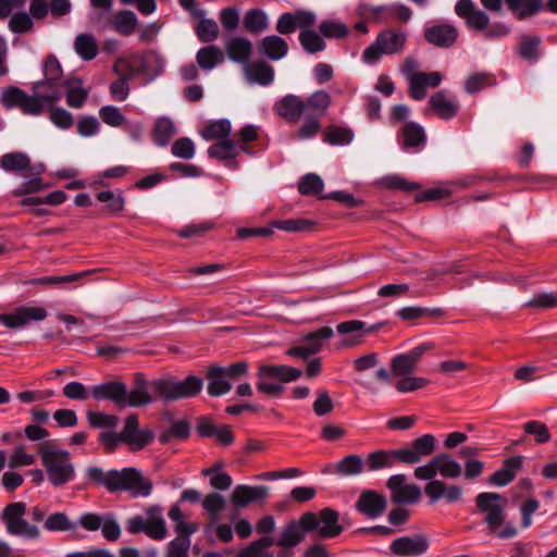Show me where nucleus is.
I'll list each match as a JSON object with an SVG mask.
<instances>
[{"mask_svg":"<svg viewBox=\"0 0 557 557\" xmlns=\"http://www.w3.org/2000/svg\"><path fill=\"white\" fill-rule=\"evenodd\" d=\"M88 476L111 492L128 491L134 496L147 497L152 491L151 482L136 468L103 471L100 468L91 467L88 469Z\"/></svg>","mask_w":557,"mask_h":557,"instance_id":"nucleus-1","label":"nucleus"},{"mask_svg":"<svg viewBox=\"0 0 557 557\" xmlns=\"http://www.w3.org/2000/svg\"><path fill=\"white\" fill-rule=\"evenodd\" d=\"M480 512L484 515L488 532L499 539H511L517 535V529L511 522H506L504 510L507 499L500 494L485 492L475 498Z\"/></svg>","mask_w":557,"mask_h":557,"instance_id":"nucleus-2","label":"nucleus"},{"mask_svg":"<svg viewBox=\"0 0 557 557\" xmlns=\"http://www.w3.org/2000/svg\"><path fill=\"white\" fill-rule=\"evenodd\" d=\"M127 69L129 75L141 76L146 83H150L162 74L164 59L156 50H147L143 53H133L116 59L113 65L115 74H122Z\"/></svg>","mask_w":557,"mask_h":557,"instance_id":"nucleus-3","label":"nucleus"},{"mask_svg":"<svg viewBox=\"0 0 557 557\" xmlns=\"http://www.w3.org/2000/svg\"><path fill=\"white\" fill-rule=\"evenodd\" d=\"M63 71L60 62L53 55L45 61L44 79L34 83L33 91L38 92L47 107L60 101L63 97Z\"/></svg>","mask_w":557,"mask_h":557,"instance_id":"nucleus-4","label":"nucleus"},{"mask_svg":"<svg viewBox=\"0 0 557 557\" xmlns=\"http://www.w3.org/2000/svg\"><path fill=\"white\" fill-rule=\"evenodd\" d=\"M39 454L48 479L53 485H63L73 479L74 468L70 462L67 451L57 449L51 445H44L39 449Z\"/></svg>","mask_w":557,"mask_h":557,"instance_id":"nucleus-5","label":"nucleus"},{"mask_svg":"<svg viewBox=\"0 0 557 557\" xmlns=\"http://www.w3.org/2000/svg\"><path fill=\"white\" fill-rule=\"evenodd\" d=\"M407 34L399 29L381 32L373 44L364 49L361 59L367 64H375L382 55L397 54L404 50Z\"/></svg>","mask_w":557,"mask_h":557,"instance_id":"nucleus-6","label":"nucleus"},{"mask_svg":"<svg viewBox=\"0 0 557 557\" xmlns=\"http://www.w3.org/2000/svg\"><path fill=\"white\" fill-rule=\"evenodd\" d=\"M302 371L290 366H261L258 371L257 388L267 395H278L283 391L281 382H290L300 377Z\"/></svg>","mask_w":557,"mask_h":557,"instance_id":"nucleus-7","label":"nucleus"},{"mask_svg":"<svg viewBox=\"0 0 557 557\" xmlns=\"http://www.w3.org/2000/svg\"><path fill=\"white\" fill-rule=\"evenodd\" d=\"M127 530L131 533H146L153 540H163L168 535L165 520L159 506L149 507L144 516H135L127 520Z\"/></svg>","mask_w":557,"mask_h":557,"instance_id":"nucleus-8","label":"nucleus"},{"mask_svg":"<svg viewBox=\"0 0 557 557\" xmlns=\"http://www.w3.org/2000/svg\"><path fill=\"white\" fill-rule=\"evenodd\" d=\"M0 102L7 109L17 107L27 115H39L47 107L38 92L33 91V95H27L23 89L15 86L3 89Z\"/></svg>","mask_w":557,"mask_h":557,"instance_id":"nucleus-9","label":"nucleus"},{"mask_svg":"<svg viewBox=\"0 0 557 557\" xmlns=\"http://www.w3.org/2000/svg\"><path fill=\"white\" fill-rule=\"evenodd\" d=\"M462 468L448 454H440L429 460L426 463L414 469V478L418 480H432L437 474L445 479H457L461 474Z\"/></svg>","mask_w":557,"mask_h":557,"instance_id":"nucleus-10","label":"nucleus"},{"mask_svg":"<svg viewBox=\"0 0 557 557\" xmlns=\"http://www.w3.org/2000/svg\"><path fill=\"white\" fill-rule=\"evenodd\" d=\"M302 523L314 531L321 537L330 539L339 535L343 528L338 523V513L330 508L322 509L318 515L306 512L302 515Z\"/></svg>","mask_w":557,"mask_h":557,"instance_id":"nucleus-11","label":"nucleus"},{"mask_svg":"<svg viewBox=\"0 0 557 557\" xmlns=\"http://www.w3.org/2000/svg\"><path fill=\"white\" fill-rule=\"evenodd\" d=\"M26 512V505L22 502L8 505L3 511V520L9 533L26 539H37L39 529L28 523L23 516Z\"/></svg>","mask_w":557,"mask_h":557,"instance_id":"nucleus-12","label":"nucleus"},{"mask_svg":"<svg viewBox=\"0 0 557 557\" xmlns=\"http://www.w3.org/2000/svg\"><path fill=\"white\" fill-rule=\"evenodd\" d=\"M334 335V331L330 326L320 327L313 332L306 334L298 345L289 348L286 354L293 358L307 359L312 355L321 351L323 343Z\"/></svg>","mask_w":557,"mask_h":557,"instance_id":"nucleus-13","label":"nucleus"},{"mask_svg":"<svg viewBox=\"0 0 557 557\" xmlns=\"http://www.w3.org/2000/svg\"><path fill=\"white\" fill-rule=\"evenodd\" d=\"M307 532H309V529L302 523V516L299 520L287 523L275 540L274 545L281 547L276 557H293V548L301 543Z\"/></svg>","mask_w":557,"mask_h":557,"instance_id":"nucleus-14","label":"nucleus"},{"mask_svg":"<svg viewBox=\"0 0 557 557\" xmlns=\"http://www.w3.org/2000/svg\"><path fill=\"white\" fill-rule=\"evenodd\" d=\"M317 22V15L312 11L298 9L293 12H285L277 18L275 29L281 35H289L296 29H307Z\"/></svg>","mask_w":557,"mask_h":557,"instance_id":"nucleus-15","label":"nucleus"},{"mask_svg":"<svg viewBox=\"0 0 557 557\" xmlns=\"http://www.w3.org/2000/svg\"><path fill=\"white\" fill-rule=\"evenodd\" d=\"M48 313L39 306H23L12 312L0 314V322L9 329L25 327L32 321H42Z\"/></svg>","mask_w":557,"mask_h":557,"instance_id":"nucleus-16","label":"nucleus"},{"mask_svg":"<svg viewBox=\"0 0 557 557\" xmlns=\"http://www.w3.org/2000/svg\"><path fill=\"white\" fill-rule=\"evenodd\" d=\"M137 416L131 414L125 419L122 432V440L131 450H140L154 438L152 431L148 429H139Z\"/></svg>","mask_w":557,"mask_h":557,"instance_id":"nucleus-17","label":"nucleus"},{"mask_svg":"<svg viewBox=\"0 0 557 557\" xmlns=\"http://www.w3.org/2000/svg\"><path fill=\"white\" fill-rule=\"evenodd\" d=\"M337 333L342 336L339 347L351 348L363 343L366 336L371 332L366 322L349 320L336 325Z\"/></svg>","mask_w":557,"mask_h":557,"instance_id":"nucleus-18","label":"nucleus"},{"mask_svg":"<svg viewBox=\"0 0 557 557\" xmlns=\"http://www.w3.org/2000/svg\"><path fill=\"white\" fill-rule=\"evenodd\" d=\"M435 450V437L432 434H424L412 441L409 447L400 448V462L413 465L423 457L430 456Z\"/></svg>","mask_w":557,"mask_h":557,"instance_id":"nucleus-19","label":"nucleus"},{"mask_svg":"<svg viewBox=\"0 0 557 557\" xmlns=\"http://www.w3.org/2000/svg\"><path fill=\"white\" fill-rule=\"evenodd\" d=\"M429 548V542L422 534L401 536L394 540L389 549L393 555L401 557H416L423 555Z\"/></svg>","mask_w":557,"mask_h":557,"instance_id":"nucleus-20","label":"nucleus"},{"mask_svg":"<svg viewBox=\"0 0 557 557\" xmlns=\"http://www.w3.org/2000/svg\"><path fill=\"white\" fill-rule=\"evenodd\" d=\"M387 487L396 503L412 504L419 500L421 496L420 487L414 484H407L405 474L392 475L387 481Z\"/></svg>","mask_w":557,"mask_h":557,"instance_id":"nucleus-21","label":"nucleus"},{"mask_svg":"<svg viewBox=\"0 0 557 557\" xmlns=\"http://www.w3.org/2000/svg\"><path fill=\"white\" fill-rule=\"evenodd\" d=\"M428 481V484L424 486V493L429 497L431 504H434L441 499L453 504L461 499L462 490L460 486L448 485L444 481L436 479Z\"/></svg>","mask_w":557,"mask_h":557,"instance_id":"nucleus-22","label":"nucleus"},{"mask_svg":"<svg viewBox=\"0 0 557 557\" xmlns=\"http://www.w3.org/2000/svg\"><path fill=\"white\" fill-rule=\"evenodd\" d=\"M456 14L466 20L468 27L476 30H485L488 25V15L474 8L471 0H459L455 7Z\"/></svg>","mask_w":557,"mask_h":557,"instance_id":"nucleus-23","label":"nucleus"},{"mask_svg":"<svg viewBox=\"0 0 557 557\" xmlns=\"http://www.w3.org/2000/svg\"><path fill=\"white\" fill-rule=\"evenodd\" d=\"M274 111L288 122L296 123L306 113L305 100L295 95H287L277 101Z\"/></svg>","mask_w":557,"mask_h":557,"instance_id":"nucleus-24","label":"nucleus"},{"mask_svg":"<svg viewBox=\"0 0 557 557\" xmlns=\"http://www.w3.org/2000/svg\"><path fill=\"white\" fill-rule=\"evenodd\" d=\"M125 384L120 381H110L91 387V397L96 400H111L116 406L123 407Z\"/></svg>","mask_w":557,"mask_h":557,"instance_id":"nucleus-25","label":"nucleus"},{"mask_svg":"<svg viewBox=\"0 0 557 557\" xmlns=\"http://www.w3.org/2000/svg\"><path fill=\"white\" fill-rule=\"evenodd\" d=\"M152 401V396L147 388V381L143 374L135 375L134 386L131 391L125 387L123 407H140Z\"/></svg>","mask_w":557,"mask_h":557,"instance_id":"nucleus-26","label":"nucleus"},{"mask_svg":"<svg viewBox=\"0 0 557 557\" xmlns=\"http://www.w3.org/2000/svg\"><path fill=\"white\" fill-rule=\"evenodd\" d=\"M425 39L437 47H449L458 38V30L450 24L433 25L424 30Z\"/></svg>","mask_w":557,"mask_h":557,"instance_id":"nucleus-27","label":"nucleus"},{"mask_svg":"<svg viewBox=\"0 0 557 557\" xmlns=\"http://www.w3.org/2000/svg\"><path fill=\"white\" fill-rule=\"evenodd\" d=\"M269 494V488L263 485H237L231 496V502L236 507H246L252 502L263 500Z\"/></svg>","mask_w":557,"mask_h":557,"instance_id":"nucleus-28","label":"nucleus"},{"mask_svg":"<svg viewBox=\"0 0 557 557\" xmlns=\"http://www.w3.org/2000/svg\"><path fill=\"white\" fill-rule=\"evenodd\" d=\"M243 72L250 84L268 86L274 79L273 66L263 61L248 62L243 66Z\"/></svg>","mask_w":557,"mask_h":557,"instance_id":"nucleus-29","label":"nucleus"},{"mask_svg":"<svg viewBox=\"0 0 557 557\" xmlns=\"http://www.w3.org/2000/svg\"><path fill=\"white\" fill-rule=\"evenodd\" d=\"M431 109L444 120L451 119L459 110L458 101L446 91H437L429 100Z\"/></svg>","mask_w":557,"mask_h":557,"instance_id":"nucleus-30","label":"nucleus"},{"mask_svg":"<svg viewBox=\"0 0 557 557\" xmlns=\"http://www.w3.org/2000/svg\"><path fill=\"white\" fill-rule=\"evenodd\" d=\"M385 507V497L371 490L363 492L357 502V508L359 511L370 518H376L382 515Z\"/></svg>","mask_w":557,"mask_h":557,"instance_id":"nucleus-31","label":"nucleus"},{"mask_svg":"<svg viewBox=\"0 0 557 557\" xmlns=\"http://www.w3.org/2000/svg\"><path fill=\"white\" fill-rule=\"evenodd\" d=\"M88 89L83 85L82 79L77 77H67L63 82V95L66 97V103L73 109H81L87 100Z\"/></svg>","mask_w":557,"mask_h":557,"instance_id":"nucleus-32","label":"nucleus"},{"mask_svg":"<svg viewBox=\"0 0 557 557\" xmlns=\"http://www.w3.org/2000/svg\"><path fill=\"white\" fill-rule=\"evenodd\" d=\"M260 53L270 60L277 61L285 58L289 47L287 41L278 35H269L259 42Z\"/></svg>","mask_w":557,"mask_h":557,"instance_id":"nucleus-33","label":"nucleus"},{"mask_svg":"<svg viewBox=\"0 0 557 557\" xmlns=\"http://www.w3.org/2000/svg\"><path fill=\"white\" fill-rule=\"evenodd\" d=\"M225 50L232 61L245 66L251 57L252 44L245 37L235 36L226 42Z\"/></svg>","mask_w":557,"mask_h":557,"instance_id":"nucleus-34","label":"nucleus"},{"mask_svg":"<svg viewBox=\"0 0 557 557\" xmlns=\"http://www.w3.org/2000/svg\"><path fill=\"white\" fill-rule=\"evenodd\" d=\"M442 81L443 75L440 72H421L413 78L412 87H409V95L414 100H421L426 96V87L435 88Z\"/></svg>","mask_w":557,"mask_h":557,"instance_id":"nucleus-35","label":"nucleus"},{"mask_svg":"<svg viewBox=\"0 0 557 557\" xmlns=\"http://www.w3.org/2000/svg\"><path fill=\"white\" fill-rule=\"evenodd\" d=\"M522 463L523 459L521 456H515L506 459L503 467L492 474L490 483L496 486H505L509 484L516 478V474L522 467Z\"/></svg>","mask_w":557,"mask_h":557,"instance_id":"nucleus-36","label":"nucleus"},{"mask_svg":"<svg viewBox=\"0 0 557 557\" xmlns=\"http://www.w3.org/2000/svg\"><path fill=\"white\" fill-rule=\"evenodd\" d=\"M400 449L375 450L367 457V470L379 471L385 468H392L397 461H400Z\"/></svg>","mask_w":557,"mask_h":557,"instance_id":"nucleus-37","label":"nucleus"},{"mask_svg":"<svg viewBox=\"0 0 557 557\" xmlns=\"http://www.w3.org/2000/svg\"><path fill=\"white\" fill-rule=\"evenodd\" d=\"M207 379V391L211 396H222L227 394L232 389V384L226 374L224 373V371H222V367H211L208 370Z\"/></svg>","mask_w":557,"mask_h":557,"instance_id":"nucleus-38","label":"nucleus"},{"mask_svg":"<svg viewBox=\"0 0 557 557\" xmlns=\"http://www.w3.org/2000/svg\"><path fill=\"white\" fill-rule=\"evenodd\" d=\"M466 182H447L421 191L416 196L417 201L442 200L448 198L458 189L465 187Z\"/></svg>","mask_w":557,"mask_h":557,"instance_id":"nucleus-39","label":"nucleus"},{"mask_svg":"<svg viewBox=\"0 0 557 557\" xmlns=\"http://www.w3.org/2000/svg\"><path fill=\"white\" fill-rule=\"evenodd\" d=\"M269 16L261 9H250L244 14L243 26L249 34H261L269 28Z\"/></svg>","mask_w":557,"mask_h":557,"instance_id":"nucleus-40","label":"nucleus"},{"mask_svg":"<svg viewBox=\"0 0 557 557\" xmlns=\"http://www.w3.org/2000/svg\"><path fill=\"white\" fill-rule=\"evenodd\" d=\"M239 151L250 153L248 148L238 147L233 140L225 138L216 144L211 145L208 149V154L211 158L225 161L234 159Z\"/></svg>","mask_w":557,"mask_h":557,"instance_id":"nucleus-41","label":"nucleus"},{"mask_svg":"<svg viewBox=\"0 0 557 557\" xmlns=\"http://www.w3.org/2000/svg\"><path fill=\"white\" fill-rule=\"evenodd\" d=\"M224 60V53L216 46H206L198 50L196 54L197 64L205 71H211Z\"/></svg>","mask_w":557,"mask_h":557,"instance_id":"nucleus-42","label":"nucleus"},{"mask_svg":"<svg viewBox=\"0 0 557 557\" xmlns=\"http://www.w3.org/2000/svg\"><path fill=\"white\" fill-rule=\"evenodd\" d=\"M75 52L85 61H90L97 57L98 44L90 34H79L74 40Z\"/></svg>","mask_w":557,"mask_h":557,"instance_id":"nucleus-43","label":"nucleus"},{"mask_svg":"<svg viewBox=\"0 0 557 557\" xmlns=\"http://www.w3.org/2000/svg\"><path fill=\"white\" fill-rule=\"evenodd\" d=\"M332 103L330 94L324 90H318L311 94L306 100V111L313 113V116H322L325 114Z\"/></svg>","mask_w":557,"mask_h":557,"instance_id":"nucleus-44","label":"nucleus"},{"mask_svg":"<svg viewBox=\"0 0 557 557\" xmlns=\"http://www.w3.org/2000/svg\"><path fill=\"white\" fill-rule=\"evenodd\" d=\"M367 468L366 461L359 455H348L336 463V473L352 476L362 473Z\"/></svg>","mask_w":557,"mask_h":557,"instance_id":"nucleus-45","label":"nucleus"},{"mask_svg":"<svg viewBox=\"0 0 557 557\" xmlns=\"http://www.w3.org/2000/svg\"><path fill=\"white\" fill-rule=\"evenodd\" d=\"M169 518L174 523V530L177 536H187L190 539L198 530L197 523H188L185 521L184 513L178 505H173L169 510Z\"/></svg>","mask_w":557,"mask_h":557,"instance_id":"nucleus-46","label":"nucleus"},{"mask_svg":"<svg viewBox=\"0 0 557 557\" xmlns=\"http://www.w3.org/2000/svg\"><path fill=\"white\" fill-rule=\"evenodd\" d=\"M232 131L231 122L226 119L209 123L200 131V136L205 140L225 139Z\"/></svg>","mask_w":557,"mask_h":557,"instance_id":"nucleus-47","label":"nucleus"},{"mask_svg":"<svg viewBox=\"0 0 557 557\" xmlns=\"http://www.w3.org/2000/svg\"><path fill=\"white\" fill-rule=\"evenodd\" d=\"M320 32L317 33L309 27L299 33L298 39L305 51L308 53H317L323 51L326 47Z\"/></svg>","mask_w":557,"mask_h":557,"instance_id":"nucleus-48","label":"nucleus"},{"mask_svg":"<svg viewBox=\"0 0 557 557\" xmlns=\"http://www.w3.org/2000/svg\"><path fill=\"white\" fill-rule=\"evenodd\" d=\"M320 34L330 39H342L349 35V27L341 21L326 18L319 25Z\"/></svg>","mask_w":557,"mask_h":557,"instance_id":"nucleus-49","label":"nucleus"},{"mask_svg":"<svg viewBox=\"0 0 557 557\" xmlns=\"http://www.w3.org/2000/svg\"><path fill=\"white\" fill-rule=\"evenodd\" d=\"M112 26L119 34L128 36L137 27V17L132 11H120L114 14Z\"/></svg>","mask_w":557,"mask_h":557,"instance_id":"nucleus-50","label":"nucleus"},{"mask_svg":"<svg viewBox=\"0 0 557 557\" xmlns=\"http://www.w3.org/2000/svg\"><path fill=\"white\" fill-rule=\"evenodd\" d=\"M176 128L173 121L166 116L159 117L156 121L153 129V140L159 146H165L175 135Z\"/></svg>","mask_w":557,"mask_h":557,"instance_id":"nucleus-51","label":"nucleus"},{"mask_svg":"<svg viewBox=\"0 0 557 557\" xmlns=\"http://www.w3.org/2000/svg\"><path fill=\"white\" fill-rule=\"evenodd\" d=\"M506 3L519 20L535 14L542 9L541 0H506Z\"/></svg>","mask_w":557,"mask_h":557,"instance_id":"nucleus-52","label":"nucleus"},{"mask_svg":"<svg viewBox=\"0 0 557 557\" xmlns=\"http://www.w3.org/2000/svg\"><path fill=\"white\" fill-rule=\"evenodd\" d=\"M196 14L200 17V21L196 27L198 38L202 42H211L219 36V26L212 18H205L202 11H196Z\"/></svg>","mask_w":557,"mask_h":557,"instance_id":"nucleus-53","label":"nucleus"},{"mask_svg":"<svg viewBox=\"0 0 557 557\" xmlns=\"http://www.w3.org/2000/svg\"><path fill=\"white\" fill-rule=\"evenodd\" d=\"M30 160L23 152L5 153L1 158V168L7 172H21L29 168Z\"/></svg>","mask_w":557,"mask_h":557,"instance_id":"nucleus-54","label":"nucleus"},{"mask_svg":"<svg viewBox=\"0 0 557 557\" xmlns=\"http://www.w3.org/2000/svg\"><path fill=\"white\" fill-rule=\"evenodd\" d=\"M176 386L177 391L175 395L176 400H178L196 396L202 389L203 382L200 377L190 375L183 381L176 380Z\"/></svg>","mask_w":557,"mask_h":557,"instance_id":"nucleus-55","label":"nucleus"},{"mask_svg":"<svg viewBox=\"0 0 557 557\" xmlns=\"http://www.w3.org/2000/svg\"><path fill=\"white\" fill-rule=\"evenodd\" d=\"M403 147L405 149L418 147L425 140L424 131L416 123H408L404 126L401 132Z\"/></svg>","mask_w":557,"mask_h":557,"instance_id":"nucleus-56","label":"nucleus"},{"mask_svg":"<svg viewBox=\"0 0 557 557\" xmlns=\"http://www.w3.org/2000/svg\"><path fill=\"white\" fill-rule=\"evenodd\" d=\"M354 137V132L348 127L331 126L324 134V141L333 146H346Z\"/></svg>","mask_w":557,"mask_h":557,"instance_id":"nucleus-57","label":"nucleus"},{"mask_svg":"<svg viewBox=\"0 0 557 557\" xmlns=\"http://www.w3.org/2000/svg\"><path fill=\"white\" fill-rule=\"evenodd\" d=\"M151 387L158 397L166 400H176V380L172 376L158 379L151 382Z\"/></svg>","mask_w":557,"mask_h":557,"instance_id":"nucleus-58","label":"nucleus"},{"mask_svg":"<svg viewBox=\"0 0 557 557\" xmlns=\"http://www.w3.org/2000/svg\"><path fill=\"white\" fill-rule=\"evenodd\" d=\"M45 111H49V119L51 123L61 129H69L74 124L73 115L61 107H54L50 104L45 108Z\"/></svg>","mask_w":557,"mask_h":557,"instance_id":"nucleus-59","label":"nucleus"},{"mask_svg":"<svg viewBox=\"0 0 557 557\" xmlns=\"http://www.w3.org/2000/svg\"><path fill=\"white\" fill-rule=\"evenodd\" d=\"M191 541L187 536H176L170 541L164 550V557H190Z\"/></svg>","mask_w":557,"mask_h":557,"instance_id":"nucleus-60","label":"nucleus"},{"mask_svg":"<svg viewBox=\"0 0 557 557\" xmlns=\"http://www.w3.org/2000/svg\"><path fill=\"white\" fill-rule=\"evenodd\" d=\"M45 528L51 532L71 531L76 528V523L72 522L65 513L55 512L45 520Z\"/></svg>","mask_w":557,"mask_h":557,"instance_id":"nucleus-61","label":"nucleus"},{"mask_svg":"<svg viewBox=\"0 0 557 557\" xmlns=\"http://www.w3.org/2000/svg\"><path fill=\"white\" fill-rule=\"evenodd\" d=\"M116 75L119 76V79L111 84L110 92L114 100L124 101L129 95L131 88L128 81L133 75H129L128 69L124 73Z\"/></svg>","mask_w":557,"mask_h":557,"instance_id":"nucleus-62","label":"nucleus"},{"mask_svg":"<svg viewBox=\"0 0 557 557\" xmlns=\"http://www.w3.org/2000/svg\"><path fill=\"white\" fill-rule=\"evenodd\" d=\"M220 465L202 470V474L210 476V484L216 490H227L232 485V478L226 472L219 471Z\"/></svg>","mask_w":557,"mask_h":557,"instance_id":"nucleus-63","label":"nucleus"},{"mask_svg":"<svg viewBox=\"0 0 557 557\" xmlns=\"http://www.w3.org/2000/svg\"><path fill=\"white\" fill-rule=\"evenodd\" d=\"M34 26L33 18L26 12H17L11 15L8 27L14 34H24Z\"/></svg>","mask_w":557,"mask_h":557,"instance_id":"nucleus-64","label":"nucleus"}]
</instances>
